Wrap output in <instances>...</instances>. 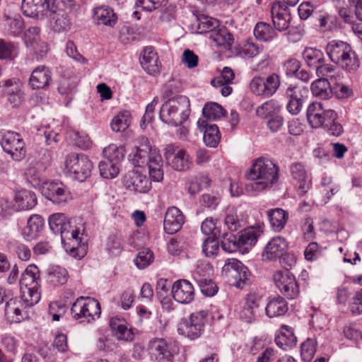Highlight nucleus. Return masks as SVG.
I'll list each match as a JSON object with an SVG mask.
<instances>
[{
  "label": "nucleus",
  "instance_id": "obj_1",
  "mask_svg": "<svg viewBox=\"0 0 362 362\" xmlns=\"http://www.w3.org/2000/svg\"><path fill=\"white\" fill-rule=\"evenodd\" d=\"M129 157L135 166H148L152 181L160 182L163 179L162 157L157 149L151 147L148 139L142 137L139 146L136 147Z\"/></svg>",
  "mask_w": 362,
  "mask_h": 362
},
{
  "label": "nucleus",
  "instance_id": "obj_2",
  "mask_svg": "<svg viewBox=\"0 0 362 362\" xmlns=\"http://www.w3.org/2000/svg\"><path fill=\"white\" fill-rule=\"evenodd\" d=\"M40 288H21L20 298H11L6 304L5 315L13 322H20L33 315V307L41 298Z\"/></svg>",
  "mask_w": 362,
  "mask_h": 362
},
{
  "label": "nucleus",
  "instance_id": "obj_3",
  "mask_svg": "<svg viewBox=\"0 0 362 362\" xmlns=\"http://www.w3.org/2000/svg\"><path fill=\"white\" fill-rule=\"evenodd\" d=\"M279 168L273 161L265 158H257L252 165L247 177L252 182L246 185L247 191L260 192L277 182Z\"/></svg>",
  "mask_w": 362,
  "mask_h": 362
},
{
  "label": "nucleus",
  "instance_id": "obj_4",
  "mask_svg": "<svg viewBox=\"0 0 362 362\" xmlns=\"http://www.w3.org/2000/svg\"><path fill=\"white\" fill-rule=\"evenodd\" d=\"M309 124L313 128L323 127L330 135L339 136L343 132L342 125L337 122V113L331 109L325 110L318 102L310 103L306 112Z\"/></svg>",
  "mask_w": 362,
  "mask_h": 362
},
{
  "label": "nucleus",
  "instance_id": "obj_5",
  "mask_svg": "<svg viewBox=\"0 0 362 362\" xmlns=\"http://www.w3.org/2000/svg\"><path fill=\"white\" fill-rule=\"evenodd\" d=\"M325 49L330 60L346 71H355L359 67V59L347 42L332 40Z\"/></svg>",
  "mask_w": 362,
  "mask_h": 362
},
{
  "label": "nucleus",
  "instance_id": "obj_6",
  "mask_svg": "<svg viewBox=\"0 0 362 362\" xmlns=\"http://www.w3.org/2000/svg\"><path fill=\"white\" fill-rule=\"evenodd\" d=\"M189 106V100L185 95L169 99L160 107V119L168 124L180 125L188 118Z\"/></svg>",
  "mask_w": 362,
  "mask_h": 362
},
{
  "label": "nucleus",
  "instance_id": "obj_7",
  "mask_svg": "<svg viewBox=\"0 0 362 362\" xmlns=\"http://www.w3.org/2000/svg\"><path fill=\"white\" fill-rule=\"evenodd\" d=\"M93 163L88 157L83 153H71L64 160V170L73 175L74 179L83 182L90 176Z\"/></svg>",
  "mask_w": 362,
  "mask_h": 362
},
{
  "label": "nucleus",
  "instance_id": "obj_8",
  "mask_svg": "<svg viewBox=\"0 0 362 362\" xmlns=\"http://www.w3.org/2000/svg\"><path fill=\"white\" fill-rule=\"evenodd\" d=\"M0 144L4 152L9 154L13 160L21 161L25 157V144L19 134L0 130Z\"/></svg>",
  "mask_w": 362,
  "mask_h": 362
},
{
  "label": "nucleus",
  "instance_id": "obj_9",
  "mask_svg": "<svg viewBox=\"0 0 362 362\" xmlns=\"http://www.w3.org/2000/svg\"><path fill=\"white\" fill-rule=\"evenodd\" d=\"M71 310L73 317L76 320L81 319V322L95 321L101 314L100 305L97 300L90 298L85 300L82 296L77 298Z\"/></svg>",
  "mask_w": 362,
  "mask_h": 362
},
{
  "label": "nucleus",
  "instance_id": "obj_10",
  "mask_svg": "<svg viewBox=\"0 0 362 362\" xmlns=\"http://www.w3.org/2000/svg\"><path fill=\"white\" fill-rule=\"evenodd\" d=\"M281 85L280 76L273 73L267 77H254L250 83L251 91L256 95L271 97Z\"/></svg>",
  "mask_w": 362,
  "mask_h": 362
},
{
  "label": "nucleus",
  "instance_id": "obj_11",
  "mask_svg": "<svg viewBox=\"0 0 362 362\" xmlns=\"http://www.w3.org/2000/svg\"><path fill=\"white\" fill-rule=\"evenodd\" d=\"M40 189L42 194L54 204L62 206L71 200L68 187L61 182L46 181Z\"/></svg>",
  "mask_w": 362,
  "mask_h": 362
},
{
  "label": "nucleus",
  "instance_id": "obj_12",
  "mask_svg": "<svg viewBox=\"0 0 362 362\" xmlns=\"http://www.w3.org/2000/svg\"><path fill=\"white\" fill-rule=\"evenodd\" d=\"M163 153L167 163L177 171L187 170L192 164L187 152L179 146L167 145Z\"/></svg>",
  "mask_w": 362,
  "mask_h": 362
},
{
  "label": "nucleus",
  "instance_id": "obj_13",
  "mask_svg": "<svg viewBox=\"0 0 362 362\" xmlns=\"http://www.w3.org/2000/svg\"><path fill=\"white\" fill-rule=\"evenodd\" d=\"M21 8L24 15L36 18L51 16L56 11L51 0H23Z\"/></svg>",
  "mask_w": 362,
  "mask_h": 362
},
{
  "label": "nucleus",
  "instance_id": "obj_14",
  "mask_svg": "<svg viewBox=\"0 0 362 362\" xmlns=\"http://www.w3.org/2000/svg\"><path fill=\"white\" fill-rule=\"evenodd\" d=\"M148 351L154 362H173L176 353L172 344L163 338L151 339L148 344Z\"/></svg>",
  "mask_w": 362,
  "mask_h": 362
},
{
  "label": "nucleus",
  "instance_id": "obj_15",
  "mask_svg": "<svg viewBox=\"0 0 362 362\" xmlns=\"http://www.w3.org/2000/svg\"><path fill=\"white\" fill-rule=\"evenodd\" d=\"M3 94L7 98L13 107H20L24 101L23 83L16 78H9L0 82Z\"/></svg>",
  "mask_w": 362,
  "mask_h": 362
},
{
  "label": "nucleus",
  "instance_id": "obj_16",
  "mask_svg": "<svg viewBox=\"0 0 362 362\" xmlns=\"http://www.w3.org/2000/svg\"><path fill=\"white\" fill-rule=\"evenodd\" d=\"M124 185L130 191L148 193L151 189L148 178L137 170L129 171L123 178Z\"/></svg>",
  "mask_w": 362,
  "mask_h": 362
},
{
  "label": "nucleus",
  "instance_id": "obj_17",
  "mask_svg": "<svg viewBox=\"0 0 362 362\" xmlns=\"http://www.w3.org/2000/svg\"><path fill=\"white\" fill-rule=\"evenodd\" d=\"M274 280L279 291L288 298L293 299L299 293V288L293 273H274Z\"/></svg>",
  "mask_w": 362,
  "mask_h": 362
},
{
  "label": "nucleus",
  "instance_id": "obj_18",
  "mask_svg": "<svg viewBox=\"0 0 362 362\" xmlns=\"http://www.w3.org/2000/svg\"><path fill=\"white\" fill-rule=\"evenodd\" d=\"M261 297L255 293L247 294L245 298V303L240 311V318L247 322L255 321L259 313Z\"/></svg>",
  "mask_w": 362,
  "mask_h": 362
},
{
  "label": "nucleus",
  "instance_id": "obj_19",
  "mask_svg": "<svg viewBox=\"0 0 362 362\" xmlns=\"http://www.w3.org/2000/svg\"><path fill=\"white\" fill-rule=\"evenodd\" d=\"M172 295L177 302L181 304H189L194 299V288L189 281L179 279L172 286Z\"/></svg>",
  "mask_w": 362,
  "mask_h": 362
},
{
  "label": "nucleus",
  "instance_id": "obj_20",
  "mask_svg": "<svg viewBox=\"0 0 362 362\" xmlns=\"http://www.w3.org/2000/svg\"><path fill=\"white\" fill-rule=\"evenodd\" d=\"M52 81V72L49 67L39 65L33 69L30 78L29 85L33 89L46 90Z\"/></svg>",
  "mask_w": 362,
  "mask_h": 362
},
{
  "label": "nucleus",
  "instance_id": "obj_21",
  "mask_svg": "<svg viewBox=\"0 0 362 362\" xmlns=\"http://www.w3.org/2000/svg\"><path fill=\"white\" fill-rule=\"evenodd\" d=\"M185 223L182 212L175 206L169 207L165 212L163 229L168 234L179 231Z\"/></svg>",
  "mask_w": 362,
  "mask_h": 362
},
{
  "label": "nucleus",
  "instance_id": "obj_22",
  "mask_svg": "<svg viewBox=\"0 0 362 362\" xmlns=\"http://www.w3.org/2000/svg\"><path fill=\"white\" fill-rule=\"evenodd\" d=\"M288 247V243L284 238L276 236L273 238L264 247L262 258L264 260H275L283 256Z\"/></svg>",
  "mask_w": 362,
  "mask_h": 362
},
{
  "label": "nucleus",
  "instance_id": "obj_23",
  "mask_svg": "<svg viewBox=\"0 0 362 362\" xmlns=\"http://www.w3.org/2000/svg\"><path fill=\"white\" fill-rule=\"evenodd\" d=\"M45 226V220L38 214L31 215L28 221L27 225L22 230V236L26 241L38 238Z\"/></svg>",
  "mask_w": 362,
  "mask_h": 362
},
{
  "label": "nucleus",
  "instance_id": "obj_24",
  "mask_svg": "<svg viewBox=\"0 0 362 362\" xmlns=\"http://www.w3.org/2000/svg\"><path fill=\"white\" fill-rule=\"evenodd\" d=\"M110 325L117 339L127 341L134 339L135 330L129 327V324L124 318L113 317L110 320Z\"/></svg>",
  "mask_w": 362,
  "mask_h": 362
},
{
  "label": "nucleus",
  "instance_id": "obj_25",
  "mask_svg": "<svg viewBox=\"0 0 362 362\" xmlns=\"http://www.w3.org/2000/svg\"><path fill=\"white\" fill-rule=\"evenodd\" d=\"M140 63L142 68L151 75L160 72L161 64L157 53L152 47H146L144 49Z\"/></svg>",
  "mask_w": 362,
  "mask_h": 362
},
{
  "label": "nucleus",
  "instance_id": "obj_26",
  "mask_svg": "<svg viewBox=\"0 0 362 362\" xmlns=\"http://www.w3.org/2000/svg\"><path fill=\"white\" fill-rule=\"evenodd\" d=\"M199 129L204 131L203 140L204 144L209 147H216L221 139V134L216 124H209L204 119H199L197 121Z\"/></svg>",
  "mask_w": 362,
  "mask_h": 362
},
{
  "label": "nucleus",
  "instance_id": "obj_27",
  "mask_svg": "<svg viewBox=\"0 0 362 362\" xmlns=\"http://www.w3.org/2000/svg\"><path fill=\"white\" fill-rule=\"evenodd\" d=\"M262 233L260 228L251 227L241 230L238 238L240 252H247L248 250L255 245Z\"/></svg>",
  "mask_w": 362,
  "mask_h": 362
},
{
  "label": "nucleus",
  "instance_id": "obj_28",
  "mask_svg": "<svg viewBox=\"0 0 362 362\" xmlns=\"http://www.w3.org/2000/svg\"><path fill=\"white\" fill-rule=\"evenodd\" d=\"M49 226L50 230L55 234H60L63 240L64 237H67L71 228L70 221L62 213L52 214L49 218Z\"/></svg>",
  "mask_w": 362,
  "mask_h": 362
},
{
  "label": "nucleus",
  "instance_id": "obj_29",
  "mask_svg": "<svg viewBox=\"0 0 362 362\" xmlns=\"http://www.w3.org/2000/svg\"><path fill=\"white\" fill-rule=\"evenodd\" d=\"M275 342L284 350L293 347L297 343V338L293 328L286 325H281L276 334Z\"/></svg>",
  "mask_w": 362,
  "mask_h": 362
},
{
  "label": "nucleus",
  "instance_id": "obj_30",
  "mask_svg": "<svg viewBox=\"0 0 362 362\" xmlns=\"http://www.w3.org/2000/svg\"><path fill=\"white\" fill-rule=\"evenodd\" d=\"M272 22L274 28L279 31L288 28L290 15L280 3H274L271 8Z\"/></svg>",
  "mask_w": 362,
  "mask_h": 362
},
{
  "label": "nucleus",
  "instance_id": "obj_31",
  "mask_svg": "<svg viewBox=\"0 0 362 362\" xmlns=\"http://www.w3.org/2000/svg\"><path fill=\"white\" fill-rule=\"evenodd\" d=\"M292 177L297 181L300 193L303 194L310 188L311 180L309 178L304 166L300 163H296L291 166Z\"/></svg>",
  "mask_w": 362,
  "mask_h": 362
},
{
  "label": "nucleus",
  "instance_id": "obj_32",
  "mask_svg": "<svg viewBox=\"0 0 362 362\" xmlns=\"http://www.w3.org/2000/svg\"><path fill=\"white\" fill-rule=\"evenodd\" d=\"M288 310V303L281 296L269 298L265 307V314L270 318L284 315Z\"/></svg>",
  "mask_w": 362,
  "mask_h": 362
},
{
  "label": "nucleus",
  "instance_id": "obj_33",
  "mask_svg": "<svg viewBox=\"0 0 362 362\" xmlns=\"http://www.w3.org/2000/svg\"><path fill=\"white\" fill-rule=\"evenodd\" d=\"M267 215L272 229L276 232L281 231L288 219V214L281 208L269 209Z\"/></svg>",
  "mask_w": 362,
  "mask_h": 362
},
{
  "label": "nucleus",
  "instance_id": "obj_34",
  "mask_svg": "<svg viewBox=\"0 0 362 362\" xmlns=\"http://www.w3.org/2000/svg\"><path fill=\"white\" fill-rule=\"evenodd\" d=\"M94 18L98 25L113 27L117 20V17L113 10L108 6L97 7L93 11Z\"/></svg>",
  "mask_w": 362,
  "mask_h": 362
},
{
  "label": "nucleus",
  "instance_id": "obj_35",
  "mask_svg": "<svg viewBox=\"0 0 362 362\" xmlns=\"http://www.w3.org/2000/svg\"><path fill=\"white\" fill-rule=\"evenodd\" d=\"M16 203L22 210L33 209L37 204V197L33 192L22 189L16 193Z\"/></svg>",
  "mask_w": 362,
  "mask_h": 362
},
{
  "label": "nucleus",
  "instance_id": "obj_36",
  "mask_svg": "<svg viewBox=\"0 0 362 362\" xmlns=\"http://www.w3.org/2000/svg\"><path fill=\"white\" fill-rule=\"evenodd\" d=\"M209 38L214 42L215 46L226 49H230L233 42L232 35L226 28H218L210 34Z\"/></svg>",
  "mask_w": 362,
  "mask_h": 362
},
{
  "label": "nucleus",
  "instance_id": "obj_37",
  "mask_svg": "<svg viewBox=\"0 0 362 362\" xmlns=\"http://www.w3.org/2000/svg\"><path fill=\"white\" fill-rule=\"evenodd\" d=\"M194 279L204 296L213 297L218 293V287L211 279L205 277L200 273Z\"/></svg>",
  "mask_w": 362,
  "mask_h": 362
},
{
  "label": "nucleus",
  "instance_id": "obj_38",
  "mask_svg": "<svg viewBox=\"0 0 362 362\" xmlns=\"http://www.w3.org/2000/svg\"><path fill=\"white\" fill-rule=\"evenodd\" d=\"M312 93L321 99H328L332 95L329 82L325 78H319L311 84Z\"/></svg>",
  "mask_w": 362,
  "mask_h": 362
},
{
  "label": "nucleus",
  "instance_id": "obj_39",
  "mask_svg": "<svg viewBox=\"0 0 362 362\" xmlns=\"http://www.w3.org/2000/svg\"><path fill=\"white\" fill-rule=\"evenodd\" d=\"M178 332L190 339H197L204 332V329L196 325L187 319L182 320L180 323Z\"/></svg>",
  "mask_w": 362,
  "mask_h": 362
},
{
  "label": "nucleus",
  "instance_id": "obj_40",
  "mask_svg": "<svg viewBox=\"0 0 362 362\" xmlns=\"http://www.w3.org/2000/svg\"><path fill=\"white\" fill-rule=\"evenodd\" d=\"M226 113L223 107L214 102L207 103L202 109L203 117L206 120H218L224 117Z\"/></svg>",
  "mask_w": 362,
  "mask_h": 362
},
{
  "label": "nucleus",
  "instance_id": "obj_41",
  "mask_svg": "<svg viewBox=\"0 0 362 362\" xmlns=\"http://www.w3.org/2000/svg\"><path fill=\"white\" fill-rule=\"evenodd\" d=\"M254 35L257 39L268 42L276 37V32L269 24L259 22L254 28Z\"/></svg>",
  "mask_w": 362,
  "mask_h": 362
},
{
  "label": "nucleus",
  "instance_id": "obj_42",
  "mask_svg": "<svg viewBox=\"0 0 362 362\" xmlns=\"http://www.w3.org/2000/svg\"><path fill=\"white\" fill-rule=\"evenodd\" d=\"M132 122L131 114L128 111H123L115 115L112 119L110 126L113 132H121L126 130Z\"/></svg>",
  "mask_w": 362,
  "mask_h": 362
},
{
  "label": "nucleus",
  "instance_id": "obj_43",
  "mask_svg": "<svg viewBox=\"0 0 362 362\" xmlns=\"http://www.w3.org/2000/svg\"><path fill=\"white\" fill-rule=\"evenodd\" d=\"M216 238L221 239V247L224 251L228 252L240 251L239 244H238V238L235 235L218 231V235Z\"/></svg>",
  "mask_w": 362,
  "mask_h": 362
},
{
  "label": "nucleus",
  "instance_id": "obj_44",
  "mask_svg": "<svg viewBox=\"0 0 362 362\" xmlns=\"http://www.w3.org/2000/svg\"><path fill=\"white\" fill-rule=\"evenodd\" d=\"M281 108L279 102L275 100H269L256 109V114L261 118H267L269 116L278 113Z\"/></svg>",
  "mask_w": 362,
  "mask_h": 362
},
{
  "label": "nucleus",
  "instance_id": "obj_45",
  "mask_svg": "<svg viewBox=\"0 0 362 362\" xmlns=\"http://www.w3.org/2000/svg\"><path fill=\"white\" fill-rule=\"evenodd\" d=\"M308 90L304 86L291 84L285 90V96L288 100L304 101L308 97Z\"/></svg>",
  "mask_w": 362,
  "mask_h": 362
},
{
  "label": "nucleus",
  "instance_id": "obj_46",
  "mask_svg": "<svg viewBox=\"0 0 362 362\" xmlns=\"http://www.w3.org/2000/svg\"><path fill=\"white\" fill-rule=\"evenodd\" d=\"M303 57L309 66L315 67L325 61L323 53L313 47H306L303 52Z\"/></svg>",
  "mask_w": 362,
  "mask_h": 362
},
{
  "label": "nucleus",
  "instance_id": "obj_47",
  "mask_svg": "<svg viewBox=\"0 0 362 362\" xmlns=\"http://www.w3.org/2000/svg\"><path fill=\"white\" fill-rule=\"evenodd\" d=\"M103 155L107 160L119 163L124 157L123 147L111 144L103 149Z\"/></svg>",
  "mask_w": 362,
  "mask_h": 362
},
{
  "label": "nucleus",
  "instance_id": "obj_48",
  "mask_svg": "<svg viewBox=\"0 0 362 362\" xmlns=\"http://www.w3.org/2000/svg\"><path fill=\"white\" fill-rule=\"evenodd\" d=\"M118 164L107 160L100 161L98 168L101 176L107 179L115 177L119 173Z\"/></svg>",
  "mask_w": 362,
  "mask_h": 362
},
{
  "label": "nucleus",
  "instance_id": "obj_49",
  "mask_svg": "<svg viewBox=\"0 0 362 362\" xmlns=\"http://www.w3.org/2000/svg\"><path fill=\"white\" fill-rule=\"evenodd\" d=\"M317 341L314 338H308L300 346V355L304 361H310L313 358L317 348Z\"/></svg>",
  "mask_w": 362,
  "mask_h": 362
},
{
  "label": "nucleus",
  "instance_id": "obj_50",
  "mask_svg": "<svg viewBox=\"0 0 362 362\" xmlns=\"http://www.w3.org/2000/svg\"><path fill=\"white\" fill-rule=\"evenodd\" d=\"M219 21L209 16H204L199 18L198 30L200 33H209V35L219 28Z\"/></svg>",
  "mask_w": 362,
  "mask_h": 362
},
{
  "label": "nucleus",
  "instance_id": "obj_51",
  "mask_svg": "<svg viewBox=\"0 0 362 362\" xmlns=\"http://www.w3.org/2000/svg\"><path fill=\"white\" fill-rule=\"evenodd\" d=\"M106 247L112 255H119L122 251V236L118 234H111L107 238Z\"/></svg>",
  "mask_w": 362,
  "mask_h": 362
},
{
  "label": "nucleus",
  "instance_id": "obj_52",
  "mask_svg": "<svg viewBox=\"0 0 362 362\" xmlns=\"http://www.w3.org/2000/svg\"><path fill=\"white\" fill-rule=\"evenodd\" d=\"M52 20L54 21V26L58 30H64L66 29L70 24L69 15L64 11L57 10L49 16Z\"/></svg>",
  "mask_w": 362,
  "mask_h": 362
},
{
  "label": "nucleus",
  "instance_id": "obj_53",
  "mask_svg": "<svg viewBox=\"0 0 362 362\" xmlns=\"http://www.w3.org/2000/svg\"><path fill=\"white\" fill-rule=\"evenodd\" d=\"M19 284L21 288H40V273H22Z\"/></svg>",
  "mask_w": 362,
  "mask_h": 362
},
{
  "label": "nucleus",
  "instance_id": "obj_54",
  "mask_svg": "<svg viewBox=\"0 0 362 362\" xmlns=\"http://www.w3.org/2000/svg\"><path fill=\"white\" fill-rule=\"evenodd\" d=\"M250 275L251 273H233L232 275L228 276V282L230 286L243 288L250 284Z\"/></svg>",
  "mask_w": 362,
  "mask_h": 362
},
{
  "label": "nucleus",
  "instance_id": "obj_55",
  "mask_svg": "<svg viewBox=\"0 0 362 362\" xmlns=\"http://www.w3.org/2000/svg\"><path fill=\"white\" fill-rule=\"evenodd\" d=\"M57 90L61 95L71 97L76 91V83L72 78L62 77Z\"/></svg>",
  "mask_w": 362,
  "mask_h": 362
},
{
  "label": "nucleus",
  "instance_id": "obj_56",
  "mask_svg": "<svg viewBox=\"0 0 362 362\" xmlns=\"http://www.w3.org/2000/svg\"><path fill=\"white\" fill-rule=\"evenodd\" d=\"M25 174L28 181L35 188H41L42 183L46 182L41 177L40 172L32 164H30L27 168Z\"/></svg>",
  "mask_w": 362,
  "mask_h": 362
},
{
  "label": "nucleus",
  "instance_id": "obj_57",
  "mask_svg": "<svg viewBox=\"0 0 362 362\" xmlns=\"http://www.w3.org/2000/svg\"><path fill=\"white\" fill-rule=\"evenodd\" d=\"M153 252L148 248H144L140 251L135 259V264L139 269H144L153 261Z\"/></svg>",
  "mask_w": 362,
  "mask_h": 362
},
{
  "label": "nucleus",
  "instance_id": "obj_58",
  "mask_svg": "<svg viewBox=\"0 0 362 362\" xmlns=\"http://www.w3.org/2000/svg\"><path fill=\"white\" fill-rule=\"evenodd\" d=\"M187 246L186 240L183 237H176L172 238L168 243V252L173 255H178L182 250H185Z\"/></svg>",
  "mask_w": 362,
  "mask_h": 362
},
{
  "label": "nucleus",
  "instance_id": "obj_59",
  "mask_svg": "<svg viewBox=\"0 0 362 362\" xmlns=\"http://www.w3.org/2000/svg\"><path fill=\"white\" fill-rule=\"evenodd\" d=\"M218 250V241L216 238H206L202 244V251L206 257L215 255Z\"/></svg>",
  "mask_w": 362,
  "mask_h": 362
},
{
  "label": "nucleus",
  "instance_id": "obj_60",
  "mask_svg": "<svg viewBox=\"0 0 362 362\" xmlns=\"http://www.w3.org/2000/svg\"><path fill=\"white\" fill-rule=\"evenodd\" d=\"M225 225L230 232H235L240 229L243 226V221L238 218L235 213H228L225 217Z\"/></svg>",
  "mask_w": 362,
  "mask_h": 362
},
{
  "label": "nucleus",
  "instance_id": "obj_61",
  "mask_svg": "<svg viewBox=\"0 0 362 362\" xmlns=\"http://www.w3.org/2000/svg\"><path fill=\"white\" fill-rule=\"evenodd\" d=\"M10 247L16 252L19 259L25 261L30 259L31 252L27 245L14 241L10 243Z\"/></svg>",
  "mask_w": 362,
  "mask_h": 362
},
{
  "label": "nucleus",
  "instance_id": "obj_62",
  "mask_svg": "<svg viewBox=\"0 0 362 362\" xmlns=\"http://www.w3.org/2000/svg\"><path fill=\"white\" fill-rule=\"evenodd\" d=\"M200 204L202 206L212 211L216 209L220 202V197L210 194H204L200 198Z\"/></svg>",
  "mask_w": 362,
  "mask_h": 362
},
{
  "label": "nucleus",
  "instance_id": "obj_63",
  "mask_svg": "<svg viewBox=\"0 0 362 362\" xmlns=\"http://www.w3.org/2000/svg\"><path fill=\"white\" fill-rule=\"evenodd\" d=\"M300 68V62L296 59H288L284 62L282 66L283 72L288 76L296 74Z\"/></svg>",
  "mask_w": 362,
  "mask_h": 362
},
{
  "label": "nucleus",
  "instance_id": "obj_64",
  "mask_svg": "<svg viewBox=\"0 0 362 362\" xmlns=\"http://www.w3.org/2000/svg\"><path fill=\"white\" fill-rule=\"evenodd\" d=\"M349 309L353 315L362 314V288L356 292L351 300Z\"/></svg>",
  "mask_w": 362,
  "mask_h": 362
}]
</instances>
